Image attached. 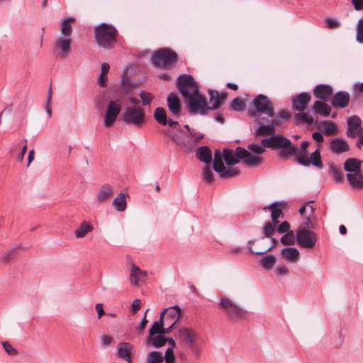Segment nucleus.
Segmentation results:
<instances>
[{"mask_svg":"<svg viewBox=\"0 0 363 363\" xmlns=\"http://www.w3.org/2000/svg\"><path fill=\"white\" fill-rule=\"evenodd\" d=\"M262 143L269 148H280L279 155L283 159H289L298 152V147L289 139L279 135L262 139Z\"/></svg>","mask_w":363,"mask_h":363,"instance_id":"nucleus-4","label":"nucleus"},{"mask_svg":"<svg viewBox=\"0 0 363 363\" xmlns=\"http://www.w3.org/2000/svg\"><path fill=\"white\" fill-rule=\"evenodd\" d=\"M178 336L181 340L184 342L191 352L198 355L200 352L199 346V334L191 328H182L178 331Z\"/></svg>","mask_w":363,"mask_h":363,"instance_id":"nucleus-8","label":"nucleus"},{"mask_svg":"<svg viewBox=\"0 0 363 363\" xmlns=\"http://www.w3.org/2000/svg\"><path fill=\"white\" fill-rule=\"evenodd\" d=\"M223 157L229 166L238 164L240 159L243 160V163L250 167H257L262 162V157L252 156L248 150L241 147H238L235 151L225 148L223 150Z\"/></svg>","mask_w":363,"mask_h":363,"instance_id":"nucleus-2","label":"nucleus"},{"mask_svg":"<svg viewBox=\"0 0 363 363\" xmlns=\"http://www.w3.org/2000/svg\"><path fill=\"white\" fill-rule=\"evenodd\" d=\"M208 92L209 95V104L211 105L210 106H208V110L219 108L227 98V93L225 91L219 92L216 90L209 89Z\"/></svg>","mask_w":363,"mask_h":363,"instance_id":"nucleus-18","label":"nucleus"},{"mask_svg":"<svg viewBox=\"0 0 363 363\" xmlns=\"http://www.w3.org/2000/svg\"><path fill=\"white\" fill-rule=\"evenodd\" d=\"M110 66L108 63L104 62L101 65V73L99 78V84L101 87H106L107 74L108 73Z\"/></svg>","mask_w":363,"mask_h":363,"instance_id":"nucleus-37","label":"nucleus"},{"mask_svg":"<svg viewBox=\"0 0 363 363\" xmlns=\"http://www.w3.org/2000/svg\"><path fill=\"white\" fill-rule=\"evenodd\" d=\"M74 18L73 17H67L65 18L61 23V37H67L71 38L72 33V27L70 24V22L74 21Z\"/></svg>","mask_w":363,"mask_h":363,"instance_id":"nucleus-32","label":"nucleus"},{"mask_svg":"<svg viewBox=\"0 0 363 363\" xmlns=\"http://www.w3.org/2000/svg\"><path fill=\"white\" fill-rule=\"evenodd\" d=\"M277 223L269 221L265 223L263 228V235L262 236V239L267 238H272V235L274 233L275 230H277Z\"/></svg>","mask_w":363,"mask_h":363,"instance_id":"nucleus-40","label":"nucleus"},{"mask_svg":"<svg viewBox=\"0 0 363 363\" xmlns=\"http://www.w3.org/2000/svg\"><path fill=\"white\" fill-rule=\"evenodd\" d=\"M154 118L155 121L162 125H168L170 128L178 130L180 128L179 123L171 118L167 119V112L164 108L158 107L155 110Z\"/></svg>","mask_w":363,"mask_h":363,"instance_id":"nucleus-15","label":"nucleus"},{"mask_svg":"<svg viewBox=\"0 0 363 363\" xmlns=\"http://www.w3.org/2000/svg\"><path fill=\"white\" fill-rule=\"evenodd\" d=\"M311 101V95L307 92H302L292 99V107L294 110L303 112Z\"/></svg>","mask_w":363,"mask_h":363,"instance_id":"nucleus-21","label":"nucleus"},{"mask_svg":"<svg viewBox=\"0 0 363 363\" xmlns=\"http://www.w3.org/2000/svg\"><path fill=\"white\" fill-rule=\"evenodd\" d=\"M145 119L143 109L138 106L127 107L122 113V120L125 124H131L137 128L141 127Z\"/></svg>","mask_w":363,"mask_h":363,"instance_id":"nucleus-7","label":"nucleus"},{"mask_svg":"<svg viewBox=\"0 0 363 363\" xmlns=\"http://www.w3.org/2000/svg\"><path fill=\"white\" fill-rule=\"evenodd\" d=\"M2 345L5 351L9 355H16L17 354V350L8 342H3Z\"/></svg>","mask_w":363,"mask_h":363,"instance_id":"nucleus-59","label":"nucleus"},{"mask_svg":"<svg viewBox=\"0 0 363 363\" xmlns=\"http://www.w3.org/2000/svg\"><path fill=\"white\" fill-rule=\"evenodd\" d=\"M176 84L181 94L185 98L191 114H206L208 111L207 103L199 93V86L193 77L181 74L177 77Z\"/></svg>","mask_w":363,"mask_h":363,"instance_id":"nucleus-1","label":"nucleus"},{"mask_svg":"<svg viewBox=\"0 0 363 363\" xmlns=\"http://www.w3.org/2000/svg\"><path fill=\"white\" fill-rule=\"evenodd\" d=\"M333 89L328 84H318L313 90V95L315 98L323 101H327L333 95Z\"/></svg>","mask_w":363,"mask_h":363,"instance_id":"nucleus-23","label":"nucleus"},{"mask_svg":"<svg viewBox=\"0 0 363 363\" xmlns=\"http://www.w3.org/2000/svg\"><path fill=\"white\" fill-rule=\"evenodd\" d=\"M139 96L142 100L143 106L150 105L152 101V96L150 93L145 91H141L139 93Z\"/></svg>","mask_w":363,"mask_h":363,"instance_id":"nucleus-55","label":"nucleus"},{"mask_svg":"<svg viewBox=\"0 0 363 363\" xmlns=\"http://www.w3.org/2000/svg\"><path fill=\"white\" fill-rule=\"evenodd\" d=\"M225 168V167L223 164V160L217 159V160H213V169L215 172L220 174L223 172Z\"/></svg>","mask_w":363,"mask_h":363,"instance_id":"nucleus-57","label":"nucleus"},{"mask_svg":"<svg viewBox=\"0 0 363 363\" xmlns=\"http://www.w3.org/2000/svg\"><path fill=\"white\" fill-rule=\"evenodd\" d=\"M121 111V100L118 99L111 100L108 103L104 115L105 127L111 126L116 121L117 116Z\"/></svg>","mask_w":363,"mask_h":363,"instance_id":"nucleus-13","label":"nucleus"},{"mask_svg":"<svg viewBox=\"0 0 363 363\" xmlns=\"http://www.w3.org/2000/svg\"><path fill=\"white\" fill-rule=\"evenodd\" d=\"M113 206L118 211H123L126 208V196L124 194L120 193L113 201Z\"/></svg>","mask_w":363,"mask_h":363,"instance_id":"nucleus-36","label":"nucleus"},{"mask_svg":"<svg viewBox=\"0 0 363 363\" xmlns=\"http://www.w3.org/2000/svg\"><path fill=\"white\" fill-rule=\"evenodd\" d=\"M113 188L108 184H103L99 189L97 195L96 201L99 203H104L106 200L109 199L113 195Z\"/></svg>","mask_w":363,"mask_h":363,"instance_id":"nucleus-24","label":"nucleus"},{"mask_svg":"<svg viewBox=\"0 0 363 363\" xmlns=\"http://www.w3.org/2000/svg\"><path fill=\"white\" fill-rule=\"evenodd\" d=\"M290 224L287 221L282 222L280 225L277 227V231L280 233H286L289 232Z\"/></svg>","mask_w":363,"mask_h":363,"instance_id":"nucleus-58","label":"nucleus"},{"mask_svg":"<svg viewBox=\"0 0 363 363\" xmlns=\"http://www.w3.org/2000/svg\"><path fill=\"white\" fill-rule=\"evenodd\" d=\"M315 113L323 116H328L331 111V108L324 101H316L312 106Z\"/></svg>","mask_w":363,"mask_h":363,"instance_id":"nucleus-30","label":"nucleus"},{"mask_svg":"<svg viewBox=\"0 0 363 363\" xmlns=\"http://www.w3.org/2000/svg\"><path fill=\"white\" fill-rule=\"evenodd\" d=\"M314 214V208L313 207H310V214L306 216H303V226L306 229H311L314 228V225L311 221V217Z\"/></svg>","mask_w":363,"mask_h":363,"instance_id":"nucleus-53","label":"nucleus"},{"mask_svg":"<svg viewBox=\"0 0 363 363\" xmlns=\"http://www.w3.org/2000/svg\"><path fill=\"white\" fill-rule=\"evenodd\" d=\"M16 250V248H13L10 250L6 251L2 255V257H1L2 260L6 262L10 261L13 257Z\"/></svg>","mask_w":363,"mask_h":363,"instance_id":"nucleus-60","label":"nucleus"},{"mask_svg":"<svg viewBox=\"0 0 363 363\" xmlns=\"http://www.w3.org/2000/svg\"><path fill=\"white\" fill-rule=\"evenodd\" d=\"M265 147L263 144L261 143V145H258L256 143H250L247 145V150L255 155H259L264 152Z\"/></svg>","mask_w":363,"mask_h":363,"instance_id":"nucleus-50","label":"nucleus"},{"mask_svg":"<svg viewBox=\"0 0 363 363\" xmlns=\"http://www.w3.org/2000/svg\"><path fill=\"white\" fill-rule=\"evenodd\" d=\"M295 239L296 238L294 234V232L289 231L281 238L280 241L283 245H291L295 243Z\"/></svg>","mask_w":363,"mask_h":363,"instance_id":"nucleus-49","label":"nucleus"},{"mask_svg":"<svg viewBox=\"0 0 363 363\" xmlns=\"http://www.w3.org/2000/svg\"><path fill=\"white\" fill-rule=\"evenodd\" d=\"M296 162L303 166L308 167L311 164L310 159L306 152H301L298 149V152L295 154Z\"/></svg>","mask_w":363,"mask_h":363,"instance_id":"nucleus-45","label":"nucleus"},{"mask_svg":"<svg viewBox=\"0 0 363 363\" xmlns=\"http://www.w3.org/2000/svg\"><path fill=\"white\" fill-rule=\"evenodd\" d=\"M196 155V158L205 164H209L212 161L211 151L207 146L199 147Z\"/></svg>","mask_w":363,"mask_h":363,"instance_id":"nucleus-27","label":"nucleus"},{"mask_svg":"<svg viewBox=\"0 0 363 363\" xmlns=\"http://www.w3.org/2000/svg\"><path fill=\"white\" fill-rule=\"evenodd\" d=\"M148 311H149V309H147L146 311L145 312L144 317L142 319V320H141V322L140 323V325L137 328L138 331H139V332L143 330L144 328H145V325H146V324L147 323V320L146 318V314H147Z\"/></svg>","mask_w":363,"mask_h":363,"instance_id":"nucleus-62","label":"nucleus"},{"mask_svg":"<svg viewBox=\"0 0 363 363\" xmlns=\"http://www.w3.org/2000/svg\"><path fill=\"white\" fill-rule=\"evenodd\" d=\"M203 179L208 183H211L213 181V173L209 166H205L203 168Z\"/></svg>","mask_w":363,"mask_h":363,"instance_id":"nucleus-54","label":"nucleus"},{"mask_svg":"<svg viewBox=\"0 0 363 363\" xmlns=\"http://www.w3.org/2000/svg\"><path fill=\"white\" fill-rule=\"evenodd\" d=\"M279 205L278 202H275L271 203L270 205L263 208L264 211H267L268 209L271 210V218L272 221L274 223H279L278 218L283 216L282 210L279 208L277 206Z\"/></svg>","mask_w":363,"mask_h":363,"instance_id":"nucleus-31","label":"nucleus"},{"mask_svg":"<svg viewBox=\"0 0 363 363\" xmlns=\"http://www.w3.org/2000/svg\"><path fill=\"white\" fill-rule=\"evenodd\" d=\"M361 164V160L356 158H349L344 162V169L348 173H354L360 170Z\"/></svg>","mask_w":363,"mask_h":363,"instance_id":"nucleus-28","label":"nucleus"},{"mask_svg":"<svg viewBox=\"0 0 363 363\" xmlns=\"http://www.w3.org/2000/svg\"><path fill=\"white\" fill-rule=\"evenodd\" d=\"M169 111L175 118H179L182 113V104L177 94L172 92L167 98Z\"/></svg>","mask_w":363,"mask_h":363,"instance_id":"nucleus-17","label":"nucleus"},{"mask_svg":"<svg viewBox=\"0 0 363 363\" xmlns=\"http://www.w3.org/2000/svg\"><path fill=\"white\" fill-rule=\"evenodd\" d=\"M178 61L177 54L169 48H160L151 55L152 65L162 69H170Z\"/></svg>","mask_w":363,"mask_h":363,"instance_id":"nucleus-5","label":"nucleus"},{"mask_svg":"<svg viewBox=\"0 0 363 363\" xmlns=\"http://www.w3.org/2000/svg\"><path fill=\"white\" fill-rule=\"evenodd\" d=\"M255 121L259 124V127L255 130L256 136L267 135L274 132V121L262 117L255 119Z\"/></svg>","mask_w":363,"mask_h":363,"instance_id":"nucleus-14","label":"nucleus"},{"mask_svg":"<svg viewBox=\"0 0 363 363\" xmlns=\"http://www.w3.org/2000/svg\"><path fill=\"white\" fill-rule=\"evenodd\" d=\"M245 108L244 101L240 98L236 97L233 99L230 103V109L234 111H242Z\"/></svg>","mask_w":363,"mask_h":363,"instance_id":"nucleus-46","label":"nucleus"},{"mask_svg":"<svg viewBox=\"0 0 363 363\" xmlns=\"http://www.w3.org/2000/svg\"><path fill=\"white\" fill-rule=\"evenodd\" d=\"M290 116L289 112L286 111H281L279 112L274 119H271L272 121H274V125H279L282 123L284 121L287 120Z\"/></svg>","mask_w":363,"mask_h":363,"instance_id":"nucleus-56","label":"nucleus"},{"mask_svg":"<svg viewBox=\"0 0 363 363\" xmlns=\"http://www.w3.org/2000/svg\"><path fill=\"white\" fill-rule=\"evenodd\" d=\"M161 313H164V325L174 323L177 325L180 320L181 309L177 305L167 308Z\"/></svg>","mask_w":363,"mask_h":363,"instance_id":"nucleus-19","label":"nucleus"},{"mask_svg":"<svg viewBox=\"0 0 363 363\" xmlns=\"http://www.w3.org/2000/svg\"><path fill=\"white\" fill-rule=\"evenodd\" d=\"M218 305L224 311L228 320H238L247 317V312L226 296L220 298Z\"/></svg>","mask_w":363,"mask_h":363,"instance_id":"nucleus-6","label":"nucleus"},{"mask_svg":"<svg viewBox=\"0 0 363 363\" xmlns=\"http://www.w3.org/2000/svg\"><path fill=\"white\" fill-rule=\"evenodd\" d=\"M276 261L277 258L274 255H267L261 259L260 264L264 269L269 270L272 269Z\"/></svg>","mask_w":363,"mask_h":363,"instance_id":"nucleus-39","label":"nucleus"},{"mask_svg":"<svg viewBox=\"0 0 363 363\" xmlns=\"http://www.w3.org/2000/svg\"><path fill=\"white\" fill-rule=\"evenodd\" d=\"M240 173V170L238 167L229 168L228 169H225L220 174V177L223 179H229L239 175Z\"/></svg>","mask_w":363,"mask_h":363,"instance_id":"nucleus-47","label":"nucleus"},{"mask_svg":"<svg viewBox=\"0 0 363 363\" xmlns=\"http://www.w3.org/2000/svg\"><path fill=\"white\" fill-rule=\"evenodd\" d=\"M347 130L346 135L348 138H358L356 145L357 148L361 149L363 145V128L361 125L362 121L360 118L356 115L350 116L347 118Z\"/></svg>","mask_w":363,"mask_h":363,"instance_id":"nucleus-9","label":"nucleus"},{"mask_svg":"<svg viewBox=\"0 0 363 363\" xmlns=\"http://www.w3.org/2000/svg\"><path fill=\"white\" fill-rule=\"evenodd\" d=\"M346 177L352 187L355 189L363 188V175L361 173V170L354 173H347Z\"/></svg>","mask_w":363,"mask_h":363,"instance_id":"nucleus-25","label":"nucleus"},{"mask_svg":"<svg viewBox=\"0 0 363 363\" xmlns=\"http://www.w3.org/2000/svg\"><path fill=\"white\" fill-rule=\"evenodd\" d=\"M294 120L296 123L303 121L308 125H312L313 123V117L308 113L303 111L296 113L294 116Z\"/></svg>","mask_w":363,"mask_h":363,"instance_id":"nucleus-43","label":"nucleus"},{"mask_svg":"<svg viewBox=\"0 0 363 363\" xmlns=\"http://www.w3.org/2000/svg\"><path fill=\"white\" fill-rule=\"evenodd\" d=\"M309 159L311 164L319 169L323 168L321 157L318 149H316L311 154Z\"/></svg>","mask_w":363,"mask_h":363,"instance_id":"nucleus-44","label":"nucleus"},{"mask_svg":"<svg viewBox=\"0 0 363 363\" xmlns=\"http://www.w3.org/2000/svg\"><path fill=\"white\" fill-rule=\"evenodd\" d=\"M283 256L291 262H295L299 256L298 250L295 247H285L282 250Z\"/></svg>","mask_w":363,"mask_h":363,"instance_id":"nucleus-38","label":"nucleus"},{"mask_svg":"<svg viewBox=\"0 0 363 363\" xmlns=\"http://www.w3.org/2000/svg\"><path fill=\"white\" fill-rule=\"evenodd\" d=\"M167 359V355L159 351H151L147 353L145 363H163L164 359Z\"/></svg>","mask_w":363,"mask_h":363,"instance_id":"nucleus-33","label":"nucleus"},{"mask_svg":"<svg viewBox=\"0 0 363 363\" xmlns=\"http://www.w3.org/2000/svg\"><path fill=\"white\" fill-rule=\"evenodd\" d=\"M189 134L194 138L196 143H199L203 138V135L200 133H196L195 130H189Z\"/></svg>","mask_w":363,"mask_h":363,"instance_id":"nucleus-61","label":"nucleus"},{"mask_svg":"<svg viewBox=\"0 0 363 363\" xmlns=\"http://www.w3.org/2000/svg\"><path fill=\"white\" fill-rule=\"evenodd\" d=\"M167 342H168L169 345V347L165 352V354L167 355V359L170 358L171 357L172 358V363H174L175 356L174 354V348L176 346L175 341L172 337H167Z\"/></svg>","mask_w":363,"mask_h":363,"instance_id":"nucleus-48","label":"nucleus"},{"mask_svg":"<svg viewBox=\"0 0 363 363\" xmlns=\"http://www.w3.org/2000/svg\"><path fill=\"white\" fill-rule=\"evenodd\" d=\"M134 351V346L130 342H123L117 345L116 352L119 359L132 363L131 356Z\"/></svg>","mask_w":363,"mask_h":363,"instance_id":"nucleus-16","label":"nucleus"},{"mask_svg":"<svg viewBox=\"0 0 363 363\" xmlns=\"http://www.w3.org/2000/svg\"><path fill=\"white\" fill-rule=\"evenodd\" d=\"M356 40L363 43V18L359 20L356 26Z\"/></svg>","mask_w":363,"mask_h":363,"instance_id":"nucleus-51","label":"nucleus"},{"mask_svg":"<svg viewBox=\"0 0 363 363\" xmlns=\"http://www.w3.org/2000/svg\"><path fill=\"white\" fill-rule=\"evenodd\" d=\"M330 172L333 174L335 180L340 183L343 180L342 171L340 168H337L335 165H330Z\"/></svg>","mask_w":363,"mask_h":363,"instance_id":"nucleus-52","label":"nucleus"},{"mask_svg":"<svg viewBox=\"0 0 363 363\" xmlns=\"http://www.w3.org/2000/svg\"><path fill=\"white\" fill-rule=\"evenodd\" d=\"M163 326H165L164 320V313H161L159 320L155 321L150 328L149 330V335L147 337L162 335Z\"/></svg>","mask_w":363,"mask_h":363,"instance_id":"nucleus-29","label":"nucleus"},{"mask_svg":"<svg viewBox=\"0 0 363 363\" xmlns=\"http://www.w3.org/2000/svg\"><path fill=\"white\" fill-rule=\"evenodd\" d=\"M147 342L151 344L155 348H160L167 343V337L162 335L147 337Z\"/></svg>","mask_w":363,"mask_h":363,"instance_id":"nucleus-35","label":"nucleus"},{"mask_svg":"<svg viewBox=\"0 0 363 363\" xmlns=\"http://www.w3.org/2000/svg\"><path fill=\"white\" fill-rule=\"evenodd\" d=\"M350 98V96L347 91H339L333 96L330 104L334 108H344L348 106Z\"/></svg>","mask_w":363,"mask_h":363,"instance_id":"nucleus-20","label":"nucleus"},{"mask_svg":"<svg viewBox=\"0 0 363 363\" xmlns=\"http://www.w3.org/2000/svg\"><path fill=\"white\" fill-rule=\"evenodd\" d=\"M329 148L333 154L340 155L349 151L350 145L345 140L335 138L330 140Z\"/></svg>","mask_w":363,"mask_h":363,"instance_id":"nucleus-22","label":"nucleus"},{"mask_svg":"<svg viewBox=\"0 0 363 363\" xmlns=\"http://www.w3.org/2000/svg\"><path fill=\"white\" fill-rule=\"evenodd\" d=\"M23 142L25 143V145L23 146L21 152L18 155V159L19 161H22L23 160L25 154L27 151V140L24 139Z\"/></svg>","mask_w":363,"mask_h":363,"instance_id":"nucleus-64","label":"nucleus"},{"mask_svg":"<svg viewBox=\"0 0 363 363\" xmlns=\"http://www.w3.org/2000/svg\"><path fill=\"white\" fill-rule=\"evenodd\" d=\"M91 230H92V226L89 223L84 221L81 224L79 228H78L75 230L74 235L78 238H84Z\"/></svg>","mask_w":363,"mask_h":363,"instance_id":"nucleus-41","label":"nucleus"},{"mask_svg":"<svg viewBox=\"0 0 363 363\" xmlns=\"http://www.w3.org/2000/svg\"><path fill=\"white\" fill-rule=\"evenodd\" d=\"M352 3L355 10H363V0H352Z\"/></svg>","mask_w":363,"mask_h":363,"instance_id":"nucleus-63","label":"nucleus"},{"mask_svg":"<svg viewBox=\"0 0 363 363\" xmlns=\"http://www.w3.org/2000/svg\"><path fill=\"white\" fill-rule=\"evenodd\" d=\"M166 133L172 138V141H174L177 145L180 146L182 148L186 150H190L191 148L192 144L191 140H180L179 138H177L172 131L169 130H167Z\"/></svg>","mask_w":363,"mask_h":363,"instance_id":"nucleus-34","label":"nucleus"},{"mask_svg":"<svg viewBox=\"0 0 363 363\" xmlns=\"http://www.w3.org/2000/svg\"><path fill=\"white\" fill-rule=\"evenodd\" d=\"M118 31L112 25L101 23L94 28V37L97 45L106 50L114 48Z\"/></svg>","mask_w":363,"mask_h":363,"instance_id":"nucleus-3","label":"nucleus"},{"mask_svg":"<svg viewBox=\"0 0 363 363\" xmlns=\"http://www.w3.org/2000/svg\"><path fill=\"white\" fill-rule=\"evenodd\" d=\"M147 276V272L146 271H143L135 264H132L130 279L133 284L138 285L139 281Z\"/></svg>","mask_w":363,"mask_h":363,"instance_id":"nucleus-26","label":"nucleus"},{"mask_svg":"<svg viewBox=\"0 0 363 363\" xmlns=\"http://www.w3.org/2000/svg\"><path fill=\"white\" fill-rule=\"evenodd\" d=\"M252 104L259 113L266 114L271 118L274 116L273 104L267 96L263 94L257 95L253 99Z\"/></svg>","mask_w":363,"mask_h":363,"instance_id":"nucleus-12","label":"nucleus"},{"mask_svg":"<svg viewBox=\"0 0 363 363\" xmlns=\"http://www.w3.org/2000/svg\"><path fill=\"white\" fill-rule=\"evenodd\" d=\"M323 132L326 135H330L337 130V126L333 121H324L321 123Z\"/></svg>","mask_w":363,"mask_h":363,"instance_id":"nucleus-42","label":"nucleus"},{"mask_svg":"<svg viewBox=\"0 0 363 363\" xmlns=\"http://www.w3.org/2000/svg\"><path fill=\"white\" fill-rule=\"evenodd\" d=\"M296 238L301 247L311 249L315 247L318 236L315 232L303 228L301 225L296 230Z\"/></svg>","mask_w":363,"mask_h":363,"instance_id":"nucleus-10","label":"nucleus"},{"mask_svg":"<svg viewBox=\"0 0 363 363\" xmlns=\"http://www.w3.org/2000/svg\"><path fill=\"white\" fill-rule=\"evenodd\" d=\"M72 42V38L56 37L52 45L54 54L61 59L68 57L71 50Z\"/></svg>","mask_w":363,"mask_h":363,"instance_id":"nucleus-11","label":"nucleus"}]
</instances>
